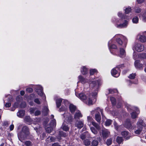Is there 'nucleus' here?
<instances>
[{
	"mask_svg": "<svg viewBox=\"0 0 146 146\" xmlns=\"http://www.w3.org/2000/svg\"><path fill=\"white\" fill-rule=\"evenodd\" d=\"M131 118L133 119H135L137 117V113L136 112H133L131 114Z\"/></svg>",
	"mask_w": 146,
	"mask_h": 146,
	"instance_id": "473e14b6",
	"label": "nucleus"
},
{
	"mask_svg": "<svg viewBox=\"0 0 146 146\" xmlns=\"http://www.w3.org/2000/svg\"><path fill=\"white\" fill-rule=\"evenodd\" d=\"M17 114L19 117L23 116L25 114V111L23 110H20L17 113Z\"/></svg>",
	"mask_w": 146,
	"mask_h": 146,
	"instance_id": "6ab92c4d",
	"label": "nucleus"
},
{
	"mask_svg": "<svg viewBox=\"0 0 146 146\" xmlns=\"http://www.w3.org/2000/svg\"><path fill=\"white\" fill-rule=\"evenodd\" d=\"M114 126L116 129L117 130L119 128V126L117 125V123L115 121L114 122Z\"/></svg>",
	"mask_w": 146,
	"mask_h": 146,
	"instance_id": "3c124183",
	"label": "nucleus"
},
{
	"mask_svg": "<svg viewBox=\"0 0 146 146\" xmlns=\"http://www.w3.org/2000/svg\"><path fill=\"white\" fill-rule=\"evenodd\" d=\"M90 85L91 87L94 89V88H96L97 86L96 82L95 81H92L91 83L90 84Z\"/></svg>",
	"mask_w": 146,
	"mask_h": 146,
	"instance_id": "5701e85b",
	"label": "nucleus"
},
{
	"mask_svg": "<svg viewBox=\"0 0 146 146\" xmlns=\"http://www.w3.org/2000/svg\"><path fill=\"white\" fill-rule=\"evenodd\" d=\"M82 116V115L80 112H76L74 115V118L75 119H79L80 117Z\"/></svg>",
	"mask_w": 146,
	"mask_h": 146,
	"instance_id": "dca6fc26",
	"label": "nucleus"
},
{
	"mask_svg": "<svg viewBox=\"0 0 146 146\" xmlns=\"http://www.w3.org/2000/svg\"><path fill=\"white\" fill-rule=\"evenodd\" d=\"M69 109L71 113H73L76 110V106L72 104H71L69 106Z\"/></svg>",
	"mask_w": 146,
	"mask_h": 146,
	"instance_id": "6e6552de",
	"label": "nucleus"
},
{
	"mask_svg": "<svg viewBox=\"0 0 146 146\" xmlns=\"http://www.w3.org/2000/svg\"><path fill=\"white\" fill-rule=\"evenodd\" d=\"M49 126L52 127H55L56 126V120L55 119H53L49 123Z\"/></svg>",
	"mask_w": 146,
	"mask_h": 146,
	"instance_id": "4be33fe9",
	"label": "nucleus"
},
{
	"mask_svg": "<svg viewBox=\"0 0 146 146\" xmlns=\"http://www.w3.org/2000/svg\"><path fill=\"white\" fill-rule=\"evenodd\" d=\"M110 48L113 49H116L117 48L115 44H112L110 47Z\"/></svg>",
	"mask_w": 146,
	"mask_h": 146,
	"instance_id": "4d7b16f0",
	"label": "nucleus"
},
{
	"mask_svg": "<svg viewBox=\"0 0 146 146\" xmlns=\"http://www.w3.org/2000/svg\"><path fill=\"white\" fill-rule=\"evenodd\" d=\"M67 121L69 122H71L72 121L73 118L71 115L68 116L67 118Z\"/></svg>",
	"mask_w": 146,
	"mask_h": 146,
	"instance_id": "37998d69",
	"label": "nucleus"
},
{
	"mask_svg": "<svg viewBox=\"0 0 146 146\" xmlns=\"http://www.w3.org/2000/svg\"><path fill=\"white\" fill-rule=\"evenodd\" d=\"M52 146H61L58 143H55L52 144Z\"/></svg>",
	"mask_w": 146,
	"mask_h": 146,
	"instance_id": "680f3d73",
	"label": "nucleus"
},
{
	"mask_svg": "<svg viewBox=\"0 0 146 146\" xmlns=\"http://www.w3.org/2000/svg\"><path fill=\"white\" fill-rule=\"evenodd\" d=\"M8 125V122L7 121H5L3 124V126H7Z\"/></svg>",
	"mask_w": 146,
	"mask_h": 146,
	"instance_id": "338daca9",
	"label": "nucleus"
},
{
	"mask_svg": "<svg viewBox=\"0 0 146 146\" xmlns=\"http://www.w3.org/2000/svg\"><path fill=\"white\" fill-rule=\"evenodd\" d=\"M92 100H91L90 98H89L88 100V104L89 105H91L92 104Z\"/></svg>",
	"mask_w": 146,
	"mask_h": 146,
	"instance_id": "0e129e2a",
	"label": "nucleus"
},
{
	"mask_svg": "<svg viewBox=\"0 0 146 146\" xmlns=\"http://www.w3.org/2000/svg\"><path fill=\"white\" fill-rule=\"evenodd\" d=\"M81 72L82 74L84 75L86 74L88 72V70L84 66L83 67Z\"/></svg>",
	"mask_w": 146,
	"mask_h": 146,
	"instance_id": "7c9ffc66",
	"label": "nucleus"
},
{
	"mask_svg": "<svg viewBox=\"0 0 146 146\" xmlns=\"http://www.w3.org/2000/svg\"><path fill=\"white\" fill-rule=\"evenodd\" d=\"M120 56L121 57H123L125 56V51L123 48H120Z\"/></svg>",
	"mask_w": 146,
	"mask_h": 146,
	"instance_id": "2eb2a0df",
	"label": "nucleus"
},
{
	"mask_svg": "<svg viewBox=\"0 0 146 146\" xmlns=\"http://www.w3.org/2000/svg\"><path fill=\"white\" fill-rule=\"evenodd\" d=\"M34 102L36 104H40V102L38 98H36L34 100Z\"/></svg>",
	"mask_w": 146,
	"mask_h": 146,
	"instance_id": "603ef678",
	"label": "nucleus"
},
{
	"mask_svg": "<svg viewBox=\"0 0 146 146\" xmlns=\"http://www.w3.org/2000/svg\"><path fill=\"white\" fill-rule=\"evenodd\" d=\"M19 103L16 102L14 103V106L15 108H17L19 106Z\"/></svg>",
	"mask_w": 146,
	"mask_h": 146,
	"instance_id": "6e6d98bb",
	"label": "nucleus"
},
{
	"mask_svg": "<svg viewBox=\"0 0 146 146\" xmlns=\"http://www.w3.org/2000/svg\"><path fill=\"white\" fill-rule=\"evenodd\" d=\"M116 41L119 44L121 45H122L123 43V41L122 40L119 38H117L116 39Z\"/></svg>",
	"mask_w": 146,
	"mask_h": 146,
	"instance_id": "a18cd8bd",
	"label": "nucleus"
},
{
	"mask_svg": "<svg viewBox=\"0 0 146 146\" xmlns=\"http://www.w3.org/2000/svg\"><path fill=\"white\" fill-rule=\"evenodd\" d=\"M78 97L82 100H85L87 99V97L84 93H80L78 95Z\"/></svg>",
	"mask_w": 146,
	"mask_h": 146,
	"instance_id": "4468645a",
	"label": "nucleus"
},
{
	"mask_svg": "<svg viewBox=\"0 0 146 146\" xmlns=\"http://www.w3.org/2000/svg\"><path fill=\"white\" fill-rule=\"evenodd\" d=\"M124 126L127 129L131 128L132 125L131 122L130 120L129 119H126L124 123Z\"/></svg>",
	"mask_w": 146,
	"mask_h": 146,
	"instance_id": "39448f33",
	"label": "nucleus"
},
{
	"mask_svg": "<svg viewBox=\"0 0 146 146\" xmlns=\"http://www.w3.org/2000/svg\"><path fill=\"white\" fill-rule=\"evenodd\" d=\"M90 129L92 132L94 134H96L98 133V131L97 130L98 129L96 128V129L94 127H91L90 128Z\"/></svg>",
	"mask_w": 146,
	"mask_h": 146,
	"instance_id": "c756f323",
	"label": "nucleus"
},
{
	"mask_svg": "<svg viewBox=\"0 0 146 146\" xmlns=\"http://www.w3.org/2000/svg\"><path fill=\"white\" fill-rule=\"evenodd\" d=\"M136 74H130L129 76V78L131 79H134L135 77Z\"/></svg>",
	"mask_w": 146,
	"mask_h": 146,
	"instance_id": "de8ad7c7",
	"label": "nucleus"
},
{
	"mask_svg": "<svg viewBox=\"0 0 146 146\" xmlns=\"http://www.w3.org/2000/svg\"><path fill=\"white\" fill-rule=\"evenodd\" d=\"M135 67L137 68H141L142 67L143 64H140L139 63V60H136L135 62Z\"/></svg>",
	"mask_w": 146,
	"mask_h": 146,
	"instance_id": "9b49d317",
	"label": "nucleus"
},
{
	"mask_svg": "<svg viewBox=\"0 0 146 146\" xmlns=\"http://www.w3.org/2000/svg\"><path fill=\"white\" fill-rule=\"evenodd\" d=\"M61 129L65 131H68L69 130V127L68 125H66V124L63 123L62 124L61 127Z\"/></svg>",
	"mask_w": 146,
	"mask_h": 146,
	"instance_id": "ddd939ff",
	"label": "nucleus"
},
{
	"mask_svg": "<svg viewBox=\"0 0 146 146\" xmlns=\"http://www.w3.org/2000/svg\"><path fill=\"white\" fill-rule=\"evenodd\" d=\"M143 19L146 21V12H145L143 15Z\"/></svg>",
	"mask_w": 146,
	"mask_h": 146,
	"instance_id": "774afa93",
	"label": "nucleus"
},
{
	"mask_svg": "<svg viewBox=\"0 0 146 146\" xmlns=\"http://www.w3.org/2000/svg\"><path fill=\"white\" fill-rule=\"evenodd\" d=\"M121 134L125 137L128 135V132L127 131H124L121 132Z\"/></svg>",
	"mask_w": 146,
	"mask_h": 146,
	"instance_id": "e433bc0d",
	"label": "nucleus"
},
{
	"mask_svg": "<svg viewBox=\"0 0 146 146\" xmlns=\"http://www.w3.org/2000/svg\"><path fill=\"white\" fill-rule=\"evenodd\" d=\"M33 89L31 88H28V92L30 93H32L33 92Z\"/></svg>",
	"mask_w": 146,
	"mask_h": 146,
	"instance_id": "052dcab7",
	"label": "nucleus"
},
{
	"mask_svg": "<svg viewBox=\"0 0 146 146\" xmlns=\"http://www.w3.org/2000/svg\"><path fill=\"white\" fill-rule=\"evenodd\" d=\"M102 137L104 139H106L110 134V132L107 129H104L102 130Z\"/></svg>",
	"mask_w": 146,
	"mask_h": 146,
	"instance_id": "7ed1b4c3",
	"label": "nucleus"
},
{
	"mask_svg": "<svg viewBox=\"0 0 146 146\" xmlns=\"http://www.w3.org/2000/svg\"><path fill=\"white\" fill-rule=\"evenodd\" d=\"M41 114V111L39 110H37L35 111V116H37Z\"/></svg>",
	"mask_w": 146,
	"mask_h": 146,
	"instance_id": "8fccbe9b",
	"label": "nucleus"
},
{
	"mask_svg": "<svg viewBox=\"0 0 146 146\" xmlns=\"http://www.w3.org/2000/svg\"><path fill=\"white\" fill-rule=\"evenodd\" d=\"M142 131V130H141L140 129H139L137 130L136 131H135V133L137 134H140L141 131Z\"/></svg>",
	"mask_w": 146,
	"mask_h": 146,
	"instance_id": "13d9d810",
	"label": "nucleus"
},
{
	"mask_svg": "<svg viewBox=\"0 0 146 146\" xmlns=\"http://www.w3.org/2000/svg\"><path fill=\"white\" fill-rule=\"evenodd\" d=\"M46 137V134L45 133H43L42 135V136H41V139L42 140L44 139V138H45Z\"/></svg>",
	"mask_w": 146,
	"mask_h": 146,
	"instance_id": "5fc2aeb1",
	"label": "nucleus"
},
{
	"mask_svg": "<svg viewBox=\"0 0 146 146\" xmlns=\"http://www.w3.org/2000/svg\"><path fill=\"white\" fill-rule=\"evenodd\" d=\"M45 129L46 132L50 133L53 131V127L48 125L46 127H45Z\"/></svg>",
	"mask_w": 146,
	"mask_h": 146,
	"instance_id": "9d476101",
	"label": "nucleus"
},
{
	"mask_svg": "<svg viewBox=\"0 0 146 146\" xmlns=\"http://www.w3.org/2000/svg\"><path fill=\"white\" fill-rule=\"evenodd\" d=\"M92 145L91 146H97L98 145V142L96 139L93 140L91 143Z\"/></svg>",
	"mask_w": 146,
	"mask_h": 146,
	"instance_id": "393cba45",
	"label": "nucleus"
},
{
	"mask_svg": "<svg viewBox=\"0 0 146 146\" xmlns=\"http://www.w3.org/2000/svg\"><path fill=\"white\" fill-rule=\"evenodd\" d=\"M137 38L142 42H144L146 41V37L144 36L138 35Z\"/></svg>",
	"mask_w": 146,
	"mask_h": 146,
	"instance_id": "1a4fd4ad",
	"label": "nucleus"
},
{
	"mask_svg": "<svg viewBox=\"0 0 146 146\" xmlns=\"http://www.w3.org/2000/svg\"><path fill=\"white\" fill-rule=\"evenodd\" d=\"M112 122L111 120L107 119L105 122V125L107 126H109L111 124Z\"/></svg>",
	"mask_w": 146,
	"mask_h": 146,
	"instance_id": "b1692460",
	"label": "nucleus"
},
{
	"mask_svg": "<svg viewBox=\"0 0 146 146\" xmlns=\"http://www.w3.org/2000/svg\"><path fill=\"white\" fill-rule=\"evenodd\" d=\"M87 119L88 121H91V122L93 120L92 118L90 116H88L87 117Z\"/></svg>",
	"mask_w": 146,
	"mask_h": 146,
	"instance_id": "69168bd1",
	"label": "nucleus"
},
{
	"mask_svg": "<svg viewBox=\"0 0 146 146\" xmlns=\"http://www.w3.org/2000/svg\"><path fill=\"white\" fill-rule=\"evenodd\" d=\"M123 141V139L122 137L117 136L116 139V141L119 144H120Z\"/></svg>",
	"mask_w": 146,
	"mask_h": 146,
	"instance_id": "412c9836",
	"label": "nucleus"
},
{
	"mask_svg": "<svg viewBox=\"0 0 146 146\" xmlns=\"http://www.w3.org/2000/svg\"><path fill=\"white\" fill-rule=\"evenodd\" d=\"M33 143L30 141H28V146H33Z\"/></svg>",
	"mask_w": 146,
	"mask_h": 146,
	"instance_id": "bf43d9fd",
	"label": "nucleus"
},
{
	"mask_svg": "<svg viewBox=\"0 0 146 146\" xmlns=\"http://www.w3.org/2000/svg\"><path fill=\"white\" fill-rule=\"evenodd\" d=\"M135 49L138 52L143 51L144 49V46L143 45L140 44H137L135 46Z\"/></svg>",
	"mask_w": 146,
	"mask_h": 146,
	"instance_id": "20e7f679",
	"label": "nucleus"
},
{
	"mask_svg": "<svg viewBox=\"0 0 146 146\" xmlns=\"http://www.w3.org/2000/svg\"><path fill=\"white\" fill-rule=\"evenodd\" d=\"M35 97L36 96L35 94H32L29 96V98L28 97V99L29 98L30 100H32L35 98Z\"/></svg>",
	"mask_w": 146,
	"mask_h": 146,
	"instance_id": "f704fd0d",
	"label": "nucleus"
},
{
	"mask_svg": "<svg viewBox=\"0 0 146 146\" xmlns=\"http://www.w3.org/2000/svg\"><path fill=\"white\" fill-rule=\"evenodd\" d=\"M42 90H43L41 87H40L39 88H37L35 90L36 92L40 96H42L43 94Z\"/></svg>",
	"mask_w": 146,
	"mask_h": 146,
	"instance_id": "0eeeda50",
	"label": "nucleus"
},
{
	"mask_svg": "<svg viewBox=\"0 0 146 146\" xmlns=\"http://www.w3.org/2000/svg\"><path fill=\"white\" fill-rule=\"evenodd\" d=\"M137 125H139L140 126L142 125L144 126V125L145 124L143 122V121L142 120H140L138 122H137Z\"/></svg>",
	"mask_w": 146,
	"mask_h": 146,
	"instance_id": "49530a36",
	"label": "nucleus"
},
{
	"mask_svg": "<svg viewBox=\"0 0 146 146\" xmlns=\"http://www.w3.org/2000/svg\"><path fill=\"white\" fill-rule=\"evenodd\" d=\"M26 103L25 102H23L20 104V107L21 108H24L26 107Z\"/></svg>",
	"mask_w": 146,
	"mask_h": 146,
	"instance_id": "ea45409f",
	"label": "nucleus"
},
{
	"mask_svg": "<svg viewBox=\"0 0 146 146\" xmlns=\"http://www.w3.org/2000/svg\"><path fill=\"white\" fill-rule=\"evenodd\" d=\"M75 125L78 128L81 129L83 126L84 124L82 121L77 120L75 123Z\"/></svg>",
	"mask_w": 146,
	"mask_h": 146,
	"instance_id": "423d86ee",
	"label": "nucleus"
},
{
	"mask_svg": "<svg viewBox=\"0 0 146 146\" xmlns=\"http://www.w3.org/2000/svg\"><path fill=\"white\" fill-rule=\"evenodd\" d=\"M59 135L60 136L63 137H65L67 135V134L66 133L62 131H60Z\"/></svg>",
	"mask_w": 146,
	"mask_h": 146,
	"instance_id": "a878e982",
	"label": "nucleus"
},
{
	"mask_svg": "<svg viewBox=\"0 0 146 146\" xmlns=\"http://www.w3.org/2000/svg\"><path fill=\"white\" fill-rule=\"evenodd\" d=\"M78 78L80 81L83 84L85 83L86 82V80L81 76H79Z\"/></svg>",
	"mask_w": 146,
	"mask_h": 146,
	"instance_id": "aec40b11",
	"label": "nucleus"
},
{
	"mask_svg": "<svg viewBox=\"0 0 146 146\" xmlns=\"http://www.w3.org/2000/svg\"><path fill=\"white\" fill-rule=\"evenodd\" d=\"M62 101V99H60L56 100V103L57 107V108H59L61 106Z\"/></svg>",
	"mask_w": 146,
	"mask_h": 146,
	"instance_id": "a211bd4d",
	"label": "nucleus"
},
{
	"mask_svg": "<svg viewBox=\"0 0 146 146\" xmlns=\"http://www.w3.org/2000/svg\"><path fill=\"white\" fill-rule=\"evenodd\" d=\"M49 110L48 108L46 107H44V109L42 111V114L44 116H46L48 114Z\"/></svg>",
	"mask_w": 146,
	"mask_h": 146,
	"instance_id": "f8f14e48",
	"label": "nucleus"
},
{
	"mask_svg": "<svg viewBox=\"0 0 146 146\" xmlns=\"http://www.w3.org/2000/svg\"><path fill=\"white\" fill-rule=\"evenodd\" d=\"M36 109V108H31L30 109V112L31 114L33 113Z\"/></svg>",
	"mask_w": 146,
	"mask_h": 146,
	"instance_id": "09e8293b",
	"label": "nucleus"
},
{
	"mask_svg": "<svg viewBox=\"0 0 146 146\" xmlns=\"http://www.w3.org/2000/svg\"><path fill=\"white\" fill-rule=\"evenodd\" d=\"M112 142V139L111 138L108 139L106 142V143L108 145H110Z\"/></svg>",
	"mask_w": 146,
	"mask_h": 146,
	"instance_id": "58836bf2",
	"label": "nucleus"
},
{
	"mask_svg": "<svg viewBox=\"0 0 146 146\" xmlns=\"http://www.w3.org/2000/svg\"><path fill=\"white\" fill-rule=\"evenodd\" d=\"M132 9L131 7L126 8L125 10V13L126 14H128L129 13L131 12Z\"/></svg>",
	"mask_w": 146,
	"mask_h": 146,
	"instance_id": "72a5a7b5",
	"label": "nucleus"
},
{
	"mask_svg": "<svg viewBox=\"0 0 146 146\" xmlns=\"http://www.w3.org/2000/svg\"><path fill=\"white\" fill-rule=\"evenodd\" d=\"M97 70L96 69H92L90 70V75H93L96 72H97Z\"/></svg>",
	"mask_w": 146,
	"mask_h": 146,
	"instance_id": "a19ab883",
	"label": "nucleus"
},
{
	"mask_svg": "<svg viewBox=\"0 0 146 146\" xmlns=\"http://www.w3.org/2000/svg\"><path fill=\"white\" fill-rule=\"evenodd\" d=\"M84 145L87 146L90 145L91 142L88 139H86L84 140Z\"/></svg>",
	"mask_w": 146,
	"mask_h": 146,
	"instance_id": "bb28decb",
	"label": "nucleus"
},
{
	"mask_svg": "<svg viewBox=\"0 0 146 146\" xmlns=\"http://www.w3.org/2000/svg\"><path fill=\"white\" fill-rule=\"evenodd\" d=\"M27 126L23 127L22 129V131L18 133V136L19 140H25L27 139Z\"/></svg>",
	"mask_w": 146,
	"mask_h": 146,
	"instance_id": "f03ea898",
	"label": "nucleus"
},
{
	"mask_svg": "<svg viewBox=\"0 0 146 146\" xmlns=\"http://www.w3.org/2000/svg\"><path fill=\"white\" fill-rule=\"evenodd\" d=\"M16 102L20 103L22 100L21 97L20 96H18L16 98Z\"/></svg>",
	"mask_w": 146,
	"mask_h": 146,
	"instance_id": "79ce46f5",
	"label": "nucleus"
},
{
	"mask_svg": "<svg viewBox=\"0 0 146 146\" xmlns=\"http://www.w3.org/2000/svg\"><path fill=\"white\" fill-rule=\"evenodd\" d=\"M11 106V104L9 102L7 103L5 105V106L7 108H9Z\"/></svg>",
	"mask_w": 146,
	"mask_h": 146,
	"instance_id": "e2e57ef3",
	"label": "nucleus"
},
{
	"mask_svg": "<svg viewBox=\"0 0 146 146\" xmlns=\"http://www.w3.org/2000/svg\"><path fill=\"white\" fill-rule=\"evenodd\" d=\"M113 76H114L116 75L117 72V71L115 69L113 68V69L111 72Z\"/></svg>",
	"mask_w": 146,
	"mask_h": 146,
	"instance_id": "c03bdc74",
	"label": "nucleus"
},
{
	"mask_svg": "<svg viewBox=\"0 0 146 146\" xmlns=\"http://www.w3.org/2000/svg\"><path fill=\"white\" fill-rule=\"evenodd\" d=\"M140 57L143 59L146 58V54L145 53H143L140 55Z\"/></svg>",
	"mask_w": 146,
	"mask_h": 146,
	"instance_id": "864d4df0",
	"label": "nucleus"
},
{
	"mask_svg": "<svg viewBox=\"0 0 146 146\" xmlns=\"http://www.w3.org/2000/svg\"><path fill=\"white\" fill-rule=\"evenodd\" d=\"M134 11L137 13H139L141 11V9L138 7H136L134 8Z\"/></svg>",
	"mask_w": 146,
	"mask_h": 146,
	"instance_id": "4c0bfd02",
	"label": "nucleus"
},
{
	"mask_svg": "<svg viewBox=\"0 0 146 146\" xmlns=\"http://www.w3.org/2000/svg\"><path fill=\"white\" fill-rule=\"evenodd\" d=\"M95 119L98 122V123H96L94 121L91 122L92 124L96 127L98 130L101 129V127L100 125L101 120V116L100 113L98 112L95 115Z\"/></svg>",
	"mask_w": 146,
	"mask_h": 146,
	"instance_id": "f257e3e1",
	"label": "nucleus"
},
{
	"mask_svg": "<svg viewBox=\"0 0 146 146\" xmlns=\"http://www.w3.org/2000/svg\"><path fill=\"white\" fill-rule=\"evenodd\" d=\"M86 132L82 133L80 135V138L82 140H84L86 137Z\"/></svg>",
	"mask_w": 146,
	"mask_h": 146,
	"instance_id": "2f4dec72",
	"label": "nucleus"
},
{
	"mask_svg": "<svg viewBox=\"0 0 146 146\" xmlns=\"http://www.w3.org/2000/svg\"><path fill=\"white\" fill-rule=\"evenodd\" d=\"M139 20L138 18L136 16L134 17L132 19V21L134 23H138Z\"/></svg>",
	"mask_w": 146,
	"mask_h": 146,
	"instance_id": "c9c22d12",
	"label": "nucleus"
},
{
	"mask_svg": "<svg viewBox=\"0 0 146 146\" xmlns=\"http://www.w3.org/2000/svg\"><path fill=\"white\" fill-rule=\"evenodd\" d=\"M110 100L113 106H115L116 104V101L115 98L113 97H111L110 98Z\"/></svg>",
	"mask_w": 146,
	"mask_h": 146,
	"instance_id": "cd10ccee",
	"label": "nucleus"
},
{
	"mask_svg": "<svg viewBox=\"0 0 146 146\" xmlns=\"http://www.w3.org/2000/svg\"><path fill=\"white\" fill-rule=\"evenodd\" d=\"M118 16L120 17L121 19H125L127 18V16L125 15H123L122 13H118Z\"/></svg>",
	"mask_w": 146,
	"mask_h": 146,
	"instance_id": "c85d7f7f",
	"label": "nucleus"
},
{
	"mask_svg": "<svg viewBox=\"0 0 146 146\" xmlns=\"http://www.w3.org/2000/svg\"><path fill=\"white\" fill-rule=\"evenodd\" d=\"M128 24V21L127 20L125 21V22L123 24L118 25L117 26L118 27L123 28L126 27Z\"/></svg>",
	"mask_w": 146,
	"mask_h": 146,
	"instance_id": "f3484780",
	"label": "nucleus"
}]
</instances>
